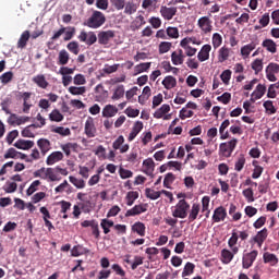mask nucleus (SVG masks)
<instances>
[{
  "label": "nucleus",
  "instance_id": "f257e3e1",
  "mask_svg": "<svg viewBox=\"0 0 279 279\" xmlns=\"http://www.w3.org/2000/svg\"><path fill=\"white\" fill-rule=\"evenodd\" d=\"M106 23V14L101 11H93L92 15L83 23L85 27L90 29H99Z\"/></svg>",
  "mask_w": 279,
  "mask_h": 279
},
{
  "label": "nucleus",
  "instance_id": "f03ea898",
  "mask_svg": "<svg viewBox=\"0 0 279 279\" xmlns=\"http://www.w3.org/2000/svg\"><path fill=\"white\" fill-rule=\"evenodd\" d=\"M34 178H40L41 180H49L50 182H58L60 178L56 173V168H40L33 173Z\"/></svg>",
  "mask_w": 279,
  "mask_h": 279
},
{
  "label": "nucleus",
  "instance_id": "7ed1b4c3",
  "mask_svg": "<svg viewBox=\"0 0 279 279\" xmlns=\"http://www.w3.org/2000/svg\"><path fill=\"white\" fill-rule=\"evenodd\" d=\"M189 208H191L189 202H186V199H180L174 210H172V217L175 219H186V217H189Z\"/></svg>",
  "mask_w": 279,
  "mask_h": 279
},
{
  "label": "nucleus",
  "instance_id": "20e7f679",
  "mask_svg": "<svg viewBox=\"0 0 279 279\" xmlns=\"http://www.w3.org/2000/svg\"><path fill=\"white\" fill-rule=\"evenodd\" d=\"M236 143H239V140L236 138H232L229 142L221 143L219 146L221 156H223L225 158H230V156H232V151L236 149Z\"/></svg>",
  "mask_w": 279,
  "mask_h": 279
},
{
  "label": "nucleus",
  "instance_id": "39448f33",
  "mask_svg": "<svg viewBox=\"0 0 279 279\" xmlns=\"http://www.w3.org/2000/svg\"><path fill=\"white\" fill-rule=\"evenodd\" d=\"M77 39L80 43H85L87 47H93L95 43H97V34L95 32H86V31H81L80 35L77 36Z\"/></svg>",
  "mask_w": 279,
  "mask_h": 279
},
{
  "label": "nucleus",
  "instance_id": "423d86ee",
  "mask_svg": "<svg viewBox=\"0 0 279 279\" xmlns=\"http://www.w3.org/2000/svg\"><path fill=\"white\" fill-rule=\"evenodd\" d=\"M19 99L23 100V107H22V112L24 114H29V110H32V92H20L17 95Z\"/></svg>",
  "mask_w": 279,
  "mask_h": 279
},
{
  "label": "nucleus",
  "instance_id": "0eeeda50",
  "mask_svg": "<svg viewBox=\"0 0 279 279\" xmlns=\"http://www.w3.org/2000/svg\"><path fill=\"white\" fill-rule=\"evenodd\" d=\"M197 27L204 34H210L213 32V20L208 15L202 16L197 21Z\"/></svg>",
  "mask_w": 279,
  "mask_h": 279
},
{
  "label": "nucleus",
  "instance_id": "6e6552de",
  "mask_svg": "<svg viewBox=\"0 0 279 279\" xmlns=\"http://www.w3.org/2000/svg\"><path fill=\"white\" fill-rule=\"evenodd\" d=\"M258 258V251L253 250L250 253H246L242 257V267L243 269H250L252 265H254V262Z\"/></svg>",
  "mask_w": 279,
  "mask_h": 279
},
{
  "label": "nucleus",
  "instance_id": "1a4fd4ad",
  "mask_svg": "<svg viewBox=\"0 0 279 279\" xmlns=\"http://www.w3.org/2000/svg\"><path fill=\"white\" fill-rule=\"evenodd\" d=\"M277 73H279V64L270 62L266 66V78L268 82H278V77H276Z\"/></svg>",
  "mask_w": 279,
  "mask_h": 279
},
{
  "label": "nucleus",
  "instance_id": "9d476101",
  "mask_svg": "<svg viewBox=\"0 0 279 279\" xmlns=\"http://www.w3.org/2000/svg\"><path fill=\"white\" fill-rule=\"evenodd\" d=\"M85 134L87 138H95L97 136V128L95 126V119L88 117L85 122Z\"/></svg>",
  "mask_w": 279,
  "mask_h": 279
},
{
  "label": "nucleus",
  "instance_id": "9b49d317",
  "mask_svg": "<svg viewBox=\"0 0 279 279\" xmlns=\"http://www.w3.org/2000/svg\"><path fill=\"white\" fill-rule=\"evenodd\" d=\"M267 93V86L265 84H258L255 90L251 94V101L255 104L258 99H263Z\"/></svg>",
  "mask_w": 279,
  "mask_h": 279
},
{
  "label": "nucleus",
  "instance_id": "f8f14e48",
  "mask_svg": "<svg viewBox=\"0 0 279 279\" xmlns=\"http://www.w3.org/2000/svg\"><path fill=\"white\" fill-rule=\"evenodd\" d=\"M267 236H269V231L267 228H264L252 238V241L253 243H256L257 247H263V243L267 241Z\"/></svg>",
  "mask_w": 279,
  "mask_h": 279
},
{
  "label": "nucleus",
  "instance_id": "ddd939ff",
  "mask_svg": "<svg viewBox=\"0 0 279 279\" xmlns=\"http://www.w3.org/2000/svg\"><path fill=\"white\" fill-rule=\"evenodd\" d=\"M114 36V31H101L98 33V43L104 46L109 45Z\"/></svg>",
  "mask_w": 279,
  "mask_h": 279
},
{
  "label": "nucleus",
  "instance_id": "4468645a",
  "mask_svg": "<svg viewBox=\"0 0 279 279\" xmlns=\"http://www.w3.org/2000/svg\"><path fill=\"white\" fill-rule=\"evenodd\" d=\"M226 217H228V211L226 210V207L219 206L214 210L211 219L214 223H219L221 221H226Z\"/></svg>",
  "mask_w": 279,
  "mask_h": 279
},
{
  "label": "nucleus",
  "instance_id": "2eb2a0df",
  "mask_svg": "<svg viewBox=\"0 0 279 279\" xmlns=\"http://www.w3.org/2000/svg\"><path fill=\"white\" fill-rule=\"evenodd\" d=\"M159 12L165 21H171L178 14V8L162 5Z\"/></svg>",
  "mask_w": 279,
  "mask_h": 279
},
{
  "label": "nucleus",
  "instance_id": "dca6fc26",
  "mask_svg": "<svg viewBox=\"0 0 279 279\" xmlns=\"http://www.w3.org/2000/svg\"><path fill=\"white\" fill-rule=\"evenodd\" d=\"M143 213H147V205L140 204L135 205L131 209H128L124 217H136V215H143Z\"/></svg>",
  "mask_w": 279,
  "mask_h": 279
},
{
  "label": "nucleus",
  "instance_id": "f3484780",
  "mask_svg": "<svg viewBox=\"0 0 279 279\" xmlns=\"http://www.w3.org/2000/svg\"><path fill=\"white\" fill-rule=\"evenodd\" d=\"M60 160H64V154H62V151H53L51 153L47 159H46V165H48V167H51L53 165H56V162H60Z\"/></svg>",
  "mask_w": 279,
  "mask_h": 279
},
{
  "label": "nucleus",
  "instance_id": "a211bd4d",
  "mask_svg": "<svg viewBox=\"0 0 279 279\" xmlns=\"http://www.w3.org/2000/svg\"><path fill=\"white\" fill-rule=\"evenodd\" d=\"M211 50L213 46L208 44L204 45L197 54V59L199 60V62H206V60H209Z\"/></svg>",
  "mask_w": 279,
  "mask_h": 279
},
{
  "label": "nucleus",
  "instance_id": "6ab92c4d",
  "mask_svg": "<svg viewBox=\"0 0 279 279\" xmlns=\"http://www.w3.org/2000/svg\"><path fill=\"white\" fill-rule=\"evenodd\" d=\"M37 147L40 149L43 156H47V153L51 151V142L47 138H39L37 141Z\"/></svg>",
  "mask_w": 279,
  "mask_h": 279
},
{
  "label": "nucleus",
  "instance_id": "aec40b11",
  "mask_svg": "<svg viewBox=\"0 0 279 279\" xmlns=\"http://www.w3.org/2000/svg\"><path fill=\"white\" fill-rule=\"evenodd\" d=\"M118 113L119 108L114 105H107L102 109V117H105V119H112V117H117Z\"/></svg>",
  "mask_w": 279,
  "mask_h": 279
},
{
  "label": "nucleus",
  "instance_id": "412c9836",
  "mask_svg": "<svg viewBox=\"0 0 279 279\" xmlns=\"http://www.w3.org/2000/svg\"><path fill=\"white\" fill-rule=\"evenodd\" d=\"M141 132H143V122L136 121L133 124L131 133L129 134V137H128L129 143H132V141H134V138H136V136L141 134Z\"/></svg>",
  "mask_w": 279,
  "mask_h": 279
},
{
  "label": "nucleus",
  "instance_id": "4be33fe9",
  "mask_svg": "<svg viewBox=\"0 0 279 279\" xmlns=\"http://www.w3.org/2000/svg\"><path fill=\"white\" fill-rule=\"evenodd\" d=\"M199 210H202V205L194 203L190 209V214L187 217L190 223H193V221H195L197 217H199Z\"/></svg>",
  "mask_w": 279,
  "mask_h": 279
},
{
  "label": "nucleus",
  "instance_id": "5701e85b",
  "mask_svg": "<svg viewBox=\"0 0 279 279\" xmlns=\"http://www.w3.org/2000/svg\"><path fill=\"white\" fill-rule=\"evenodd\" d=\"M35 143L32 140H17L14 143V147H16V149H23V150L32 149Z\"/></svg>",
  "mask_w": 279,
  "mask_h": 279
},
{
  "label": "nucleus",
  "instance_id": "b1692460",
  "mask_svg": "<svg viewBox=\"0 0 279 279\" xmlns=\"http://www.w3.org/2000/svg\"><path fill=\"white\" fill-rule=\"evenodd\" d=\"M144 165V173L146 175H150V178H154V169H156V163L154 162V159L148 158L143 161Z\"/></svg>",
  "mask_w": 279,
  "mask_h": 279
},
{
  "label": "nucleus",
  "instance_id": "393cba45",
  "mask_svg": "<svg viewBox=\"0 0 279 279\" xmlns=\"http://www.w3.org/2000/svg\"><path fill=\"white\" fill-rule=\"evenodd\" d=\"M228 128H230V120L227 119L221 123L219 128L220 141L230 138V132L226 131Z\"/></svg>",
  "mask_w": 279,
  "mask_h": 279
},
{
  "label": "nucleus",
  "instance_id": "a878e982",
  "mask_svg": "<svg viewBox=\"0 0 279 279\" xmlns=\"http://www.w3.org/2000/svg\"><path fill=\"white\" fill-rule=\"evenodd\" d=\"M262 47H264V49H266V51H268L269 53L278 52V45L276 44V41H274V39H265L262 43Z\"/></svg>",
  "mask_w": 279,
  "mask_h": 279
},
{
  "label": "nucleus",
  "instance_id": "bb28decb",
  "mask_svg": "<svg viewBox=\"0 0 279 279\" xmlns=\"http://www.w3.org/2000/svg\"><path fill=\"white\" fill-rule=\"evenodd\" d=\"M123 97H125V86L118 85L113 90L111 99L112 101H119V99H123Z\"/></svg>",
  "mask_w": 279,
  "mask_h": 279
},
{
  "label": "nucleus",
  "instance_id": "cd10ccee",
  "mask_svg": "<svg viewBox=\"0 0 279 279\" xmlns=\"http://www.w3.org/2000/svg\"><path fill=\"white\" fill-rule=\"evenodd\" d=\"M252 166L254 167L252 178H253V180H258V178H260V175H263V171H265V168H263L259 165L258 160H253Z\"/></svg>",
  "mask_w": 279,
  "mask_h": 279
},
{
  "label": "nucleus",
  "instance_id": "c85d7f7f",
  "mask_svg": "<svg viewBox=\"0 0 279 279\" xmlns=\"http://www.w3.org/2000/svg\"><path fill=\"white\" fill-rule=\"evenodd\" d=\"M233 259H234V254H232V251L228 248H223L221 251V263L223 265H230V263H232Z\"/></svg>",
  "mask_w": 279,
  "mask_h": 279
},
{
  "label": "nucleus",
  "instance_id": "c756f323",
  "mask_svg": "<svg viewBox=\"0 0 279 279\" xmlns=\"http://www.w3.org/2000/svg\"><path fill=\"white\" fill-rule=\"evenodd\" d=\"M161 84L167 90H171V88H175V86H178V81L175 77L169 75L163 78Z\"/></svg>",
  "mask_w": 279,
  "mask_h": 279
},
{
  "label": "nucleus",
  "instance_id": "7c9ffc66",
  "mask_svg": "<svg viewBox=\"0 0 279 279\" xmlns=\"http://www.w3.org/2000/svg\"><path fill=\"white\" fill-rule=\"evenodd\" d=\"M29 31H24L17 41V49H25L27 43L29 41Z\"/></svg>",
  "mask_w": 279,
  "mask_h": 279
},
{
  "label": "nucleus",
  "instance_id": "2f4dec72",
  "mask_svg": "<svg viewBox=\"0 0 279 279\" xmlns=\"http://www.w3.org/2000/svg\"><path fill=\"white\" fill-rule=\"evenodd\" d=\"M210 196H204L202 198V213H206L205 217L208 219L210 217Z\"/></svg>",
  "mask_w": 279,
  "mask_h": 279
},
{
  "label": "nucleus",
  "instance_id": "473e14b6",
  "mask_svg": "<svg viewBox=\"0 0 279 279\" xmlns=\"http://www.w3.org/2000/svg\"><path fill=\"white\" fill-rule=\"evenodd\" d=\"M70 59H71V56L65 49L60 50L59 57H58V64H60L61 66H65V64H69Z\"/></svg>",
  "mask_w": 279,
  "mask_h": 279
},
{
  "label": "nucleus",
  "instance_id": "72a5a7b5",
  "mask_svg": "<svg viewBox=\"0 0 279 279\" xmlns=\"http://www.w3.org/2000/svg\"><path fill=\"white\" fill-rule=\"evenodd\" d=\"M34 84H37L39 88H47L49 86V82H47V78H45V75L38 74L33 77Z\"/></svg>",
  "mask_w": 279,
  "mask_h": 279
},
{
  "label": "nucleus",
  "instance_id": "f704fd0d",
  "mask_svg": "<svg viewBox=\"0 0 279 279\" xmlns=\"http://www.w3.org/2000/svg\"><path fill=\"white\" fill-rule=\"evenodd\" d=\"M49 119H50V121H52L54 123H60V122L64 121V116L60 112V110L53 109L49 113Z\"/></svg>",
  "mask_w": 279,
  "mask_h": 279
},
{
  "label": "nucleus",
  "instance_id": "c9c22d12",
  "mask_svg": "<svg viewBox=\"0 0 279 279\" xmlns=\"http://www.w3.org/2000/svg\"><path fill=\"white\" fill-rule=\"evenodd\" d=\"M132 232H136V234H138V236H145V223L137 221L135 222L132 228H131Z\"/></svg>",
  "mask_w": 279,
  "mask_h": 279
},
{
  "label": "nucleus",
  "instance_id": "e433bc0d",
  "mask_svg": "<svg viewBox=\"0 0 279 279\" xmlns=\"http://www.w3.org/2000/svg\"><path fill=\"white\" fill-rule=\"evenodd\" d=\"M170 110H171V107L165 104L157 111H155L154 117L155 119H162L165 114H168Z\"/></svg>",
  "mask_w": 279,
  "mask_h": 279
},
{
  "label": "nucleus",
  "instance_id": "4c0bfd02",
  "mask_svg": "<svg viewBox=\"0 0 279 279\" xmlns=\"http://www.w3.org/2000/svg\"><path fill=\"white\" fill-rule=\"evenodd\" d=\"M263 258H264V263L266 264L269 263L271 267H274L275 265H278V257L276 256V254L266 252L264 253Z\"/></svg>",
  "mask_w": 279,
  "mask_h": 279
},
{
  "label": "nucleus",
  "instance_id": "58836bf2",
  "mask_svg": "<svg viewBox=\"0 0 279 279\" xmlns=\"http://www.w3.org/2000/svg\"><path fill=\"white\" fill-rule=\"evenodd\" d=\"M147 22L145 21V16L143 15H138L135 21L132 22V29L133 32H135V29H141L143 27V25H146Z\"/></svg>",
  "mask_w": 279,
  "mask_h": 279
},
{
  "label": "nucleus",
  "instance_id": "ea45409f",
  "mask_svg": "<svg viewBox=\"0 0 279 279\" xmlns=\"http://www.w3.org/2000/svg\"><path fill=\"white\" fill-rule=\"evenodd\" d=\"M114 221L109 220L107 218L102 219L100 222V227L104 230V234H110V228H113Z\"/></svg>",
  "mask_w": 279,
  "mask_h": 279
},
{
  "label": "nucleus",
  "instance_id": "a19ab883",
  "mask_svg": "<svg viewBox=\"0 0 279 279\" xmlns=\"http://www.w3.org/2000/svg\"><path fill=\"white\" fill-rule=\"evenodd\" d=\"M136 199H138V192H136V191L128 192V194L125 196L126 206H134V202Z\"/></svg>",
  "mask_w": 279,
  "mask_h": 279
},
{
  "label": "nucleus",
  "instance_id": "79ce46f5",
  "mask_svg": "<svg viewBox=\"0 0 279 279\" xmlns=\"http://www.w3.org/2000/svg\"><path fill=\"white\" fill-rule=\"evenodd\" d=\"M230 58V48L222 47L218 51V61L226 62Z\"/></svg>",
  "mask_w": 279,
  "mask_h": 279
},
{
  "label": "nucleus",
  "instance_id": "37998d69",
  "mask_svg": "<svg viewBox=\"0 0 279 279\" xmlns=\"http://www.w3.org/2000/svg\"><path fill=\"white\" fill-rule=\"evenodd\" d=\"M229 215L232 217L233 221H239L243 215L241 211H236V205L230 204Z\"/></svg>",
  "mask_w": 279,
  "mask_h": 279
},
{
  "label": "nucleus",
  "instance_id": "c03bdc74",
  "mask_svg": "<svg viewBox=\"0 0 279 279\" xmlns=\"http://www.w3.org/2000/svg\"><path fill=\"white\" fill-rule=\"evenodd\" d=\"M195 271V264L187 262L182 271V278H186V276H192Z\"/></svg>",
  "mask_w": 279,
  "mask_h": 279
},
{
  "label": "nucleus",
  "instance_id": "a18cd8bd",
  "mask_svg": "<svg viewBox=\"0 0 279 279\" xmlns=\"http://www.w3.org/2000/svg\"><path fill=\"white\" fill-rule=\"evenodd\" d=\"M263 106L266 110V114H276V112H278V109H276V107L274 106L272 100L264 101Z\"/></svg>",
  "mask_w": 279,
  "mask_h": 279
},
{
  "label": "nucleus",
  "instance_id": "49530a36",
  "mask_svg": "<svg viewBox=\"0 0 279 279\" xmlns=\"http://www.w3.org/2000/svg\"><path fill=\"white\" fill-rule=\"evenodd\" d=\"M254 49H256L255 43L245 45L241 48V56H244L245 58H247L252 53V51H254Z\"/></svg>",
  "mask_w": 279,
  "mask_h": 279
},
{
  "label": "nucleus",
  "instance_id": "de8ad7c7",
  "mask_svg": "<svg viewBox=\"0 0 279 279\" xmlns=\"http://www.w3.org/2000/svg\"><path fill=\"white\" fill-rule=\"evenodd\" d=\"M173 182H175V174H173V172H168L163 179L165 189H171Z\"/></svg>",
  "mask_w": 279,
  "mask_h": 279
},
{
  "label": "nucleus",
  "instance_id": "09e8293b",
  "mask_svg": "<svg viewBox=\"0 0 279 279\" xmlns=\"http://www.w3.org/2000/svg\"><path fill=\"white\" fill-rule=\"evenodd\" d=\"M251 69L255 72V75H258L263 71V59H255L251 63Z\"/></svg>",
  "mask_w": 279,
  "mask_h": 279
},
{
  "label": "nucleus",
  "instance_id": "8fccbe9b",
  "mask_svg": "<svg viewBox=\"0 0 279 279\" xmlns=\"http://www.w3.org/2000/svg\"><path fill=\"white\" fill-rule=\"evenodd\" d=\"M84 254H86V248L80 244L73 246L71 250V256H74L75 258H77V256H84Z\"/></svg>",
  "mask_w": 279,
  "mask_h": 279
},
{
  "label": "nucleus",
  "instance_id": "3c124183",
  "mask_svg": "<svg viewBox=\"0 0 279 279\" xmlns=\"http://www.w3.org/2000/svg\"><path fill=\"white\" fill-rule=\"evenodd\" d=\"M148 69H151V62L140 63L135 65V75L147 72Z\"/></svg>",
  "mask_w": 279,
  "mask_h": 279
},
{
  "label": "nucleus",
  "instance_id": "603ef678",
  "mask_svg": "<svg viewBox=\"0 0 279 279\" xmlns=\"http://www.w3.org/2000/svg\"><path fill=\"white\" fill-rule=\"evenodd\" d=\"M71 184H73L76 189H84L86 186V182L83 179H77L73 175L69 177Z\"/></svg>",
  "mask_w": 279,
  "mask_h": 279
},
{
  "label": "nucleus",
  "instance_id": "864d4df0",
  "mask_svg": "<svg viewBox=\"0 0 279 279\" xmlns=\"http://www.w3.org/2000/svg\"><path fill=\"white\" fill-rule=\"evenodd\" d=\"M54 134H60V136H71V129L64 126H57L51 130Z\"/></svg>",
  "mask_w": 279,
  "mask_h": 279
},
{
  "label": "nucleus",
  "instance_id": "5fc2aeb1",
  "mask_svg": "<svg viewBox=\"0 0 279 279\" xmlns=\"http://www.w3.org/2000/svg\"><path fill=\"white\" fill-rule=\"evenodd\" d=\"M214 49H219L223 43V37L219 33H215L211 38Z\"/></svg>",
  "mask_w": 279,
  "mask_h": 279
},
{
  "label": "nucleus",
  "instance_id": "6e6d98bb",
  "mask_svg": "<svg viewBox=\"0 0 279 279\" xmlns=\"http://www.w3.org/2000/svg\"><path fill=\"white\" fill-rule=\"evenodd\" d=\"M243 167H245V155L241 154L235 161L234 170L238 172L243 171Z\"/></svg>",
  "mask_w": 279,
  "mask_h": 279
},
{
  "label": "nucleus",
  "instance_id": "4d7b16f0",
  "mask_svg": "<svg viewBox=\"0 0 279 279\" xmlns=\"http://www.w3.org/2000/svg\"><path fill=\"white\" fill-rule=\"evenodd\" d=\"M62 151L65 154V156H71V149H77L76 143H66L61 145Z\"/></svg>",
  "mask_w": 279,
  "mask_h": 279
},
{
  "label": "nucleus",
  "instance_id": "13d9d810",
  "mask_svg": "<svg viewBox=\"0 0 279 279\" xmlns=\"http://www.w3.org/2000/svg\"><path fill=\"white\" fill-rule=\"evenodd\" d=\"M64 191H66V193L71 191V184H69V181L66 180L54 189V193H64Z\"/></svg>",
  "mask_w": 279,
  "mask_h": 279
},
{
  "label": "nucleus",
  "instance_id": "bf43d9fd",
  "mask_svg": "<svg viewBox=\"0 0 279 279\" xmlns=\"http://www.w3.org/2000/svg\"><path fill=\"white\" fill-rule=\"evenodd\" d=\"M242 194L245 197V199L248 202V204H252V202L255 201L254 190H252V187H247V189L243 190Z\"/></svg>",
  "mask_w": 279,
  "mask_h": 279
},
{
  "label": "nucleus",
  "instance_id": "052dcab7",
  "mask_svg": "<svg viewBox=\"0 0 279 279\" xmlns=\"http://www.w3.org/2000/svg\"><path fill=\"white\" fill-rule=\"evenodd\" d=\"M66 48L71 53H74V56H77L80 53V44L77 41L69 43Z\"/></svg>",
  "mask_w": 279,
  "mask_h": 279
},
{
  "label": "nucleus",
  "instance_id": "680f3d73",
  "mask_svg": "<svg viewBox=\"0 0 279 279\" xmlns=\"http://www.w3.org/2000/svg\"><path fill=\"white\" fill-rule=\"evenodd\" d=\"M75 27L74 26H69L65 28V32L63 34H65L63 40L69 41L72 40L73 36H75Z\"/></svg>",
  "mask_w": 279,
  "mask_h": 279
},
{
  "label": "nucleus",
  "instance_id": "e2e57ef3",
  "mask_svg": "<svg viewBox=\"0 0 279 279\" xmlns=\"http://www.w3.org/2000/svg\"><path fill=\"white\" fill-rule=\"evenodd\" d=\"M145 193H146V197H148V199L155 201V199H159L160 198V192L154 191V190H151L149 187H147L145 190Z\"/></svg>",
  "mask_w": 279,
  "mask_h": 279
},
{
  "label": "nucleus",
  "instance_id": "0e129e2a",
  "mask_svg": "<svg viewBox=\"0 0 279 279\" xmlns=\"http://www.w3.org/2000/svg\"><path fill=\"white\" fill-rule=\"evenodd\" d=\"M34 160H40V150L38 148H34L26 159V162H34Z\"/></svg>",
  "mask_w": 279,
  "mask_h": 279
},
{
  "label": "nucleus",
  "instance_id": "69168bd1",
  "mask_svg": "<svg viewBox=\"0 0 279 279\" xmlns=\"http://www.w3.org/2000/svg\"><path fill=\"white\" fill-rule=\"evenodd\" d=\"M14 78V73L12 71L5 72L0 76V82L2 84H10V81Z\"/></svg>",
  "mask_w": 279,
  "mask_h": 279
},
{
  "label": "nucleus",
  "instance_id": "338daca9",
  "mask_svg": "<svg viewBox=\"0 0 279 279\" xmlns=\"http://www.w3.org/2000/svg\"><path fill=\"white\" fill-rule=\"evenodd\" d=\"M68 90L71 95H84L86 93V88L84 86L82 87L70 86Z\"/></svg>",
  "mask_w": 279,
  "mask_h": 279
},
{
  "label": "nucleus",
  "instance_id": "774afa93",
  "mask_svg": "<svg viewBox=\"0 0 279 279\" xmlns=\"http://www.w3.org/2000/svg\"><path fill=\"white\" fill-rule=\"evenodd\" d=\"M172 44L169 41H161L159 44V53H168L171 50Z\"/></svg>",
  "mask_w": 279,
  "mask_h": 279
}]
</instances>
